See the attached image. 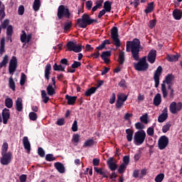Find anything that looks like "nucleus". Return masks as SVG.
Wrapping results in <instances>:
<instances>
[{
	"label": "nucleus",
	"mask_w": 182,
	"mask_h": 182,
	"mask_svg": "<svg viewBox=\"0 0 182 182\" xmlns=\"http://www.w3.org/2000/svg\"><path fill=\"white\" fill-rule=\"evenodd\" d=\"M126 50L127 52H131L134 60H139V55L140 52L143 50V47H141L140 40L138 38H134L132 41H127Z\"/></svg>",
	"instance_id": "1"
},
{
	"label": "nucleus",
	"mask_w": 182,
	"mask_h": 182,
	"mask_svg": "<svg viewBox=\"0 0 182 182\" xmlns=\"http://www.w3.org/2000/svg\"><path fill=\"white\" fill-rule=\"evenodd\" d=\"M92 23H99V21H97V19L91 18L89 14H84L82 18L77 19L76 25H78L79 28L85 29L87 28L88 25H92Z\"/></svg>",
	"instance_id": "2"
},
{
	"label": "nucleus",
	"mask_w": 182,
	"mask_h": 182,
	"mask_svg": "<svg viewBox=\"0 0 182 182\" xmlns=\"http://www.w3.org/2000/svg\"><path fill=\"white\" fill-rule=\"evenodd\" d=\"M57 16L59 20L63 19V18L69 19L70 18V11L68 6L60 5L58 8Z\"/></svg>",
	"instance_id": "3"
},
{
	"label": "nucleus",
	"mask_w": 182,
	"mask_h": 182,
	"mask_svg": "<svg viewBox=\"0 0 182 182\" xmlns=\"http://www.w3.org/2000/svg\"><path fill=\"white\" fill-rule=\"evenodd\" d=\"M134 68L138 72H145L149 69V63H147L146 56L141 58L138 63H134Z\"/></svg>",
	"instance_id": "4"
},
{
	"label": "nucleus",
	"mask_w": 182,
	"mask_h": 182,
	"mask_svg": "<svg viewBox=\"0 0 182 182\" xmlns=\"http://www.w3.org/2000/svg\"><path fill=\"white\" fill-rule=\"evenodd\" d=\"M144 140H146V132H144V130H140L135 132L134 136V143L136 146L143 144Z\"/></svg>",
	"instance_id": "5"
},
{
	"label": "nucleus",
	"mask_w": 182,
	"mask_h": 182,
	"mask_svg": "<svg viewBox=\"0 0 182 182\" xmlns=\"http://www.w3.org/2000/svg\"><path fill=\"white\" fill-rule=\"evenodd\" d=\"M111 38L113 41V45L117 46V48H120L122 43L119 38V29L117 27L114 26L111 28Z\"/></svg>",
	"instance_id": "6"
},
{
	"label": "nucleus",
	"mask_w": 182,
	"mask_h": 182,
	"mask_svg": "<svg viewBox=\"0 0 182 182\" xmlns=\"http://www.w3.org/2000/svg\"><path fill=\"white\" fill-rule=\"evenodd\" d=\"M66 48L69 52H75V53H80L82 50V48L85 49V46H77L76 41H68L66 44Z\"/></svg>",
	"instance_id": "7"
},
{
	"label": "nucleus",
	"mask_w": 182,
	"mask_h": 182,
	"mask_svg": "<svg viewBox=\"0 0 182 182\" xmlns=\"http://www.w3.org/2000/svg\"><path fill=\"white\" fill-rule=\"evenodd\" d=\"M12 161V152L9 151L6 154H1V158L0 160L2 166H8Z\"/></svg>",
	"instance_id": "8"
},
{
	"label": "nucleus",
	"mask_w": 182,
	"mask_h": 182,
	"mask_svg": "<svg viewBox=\"0 0 182 182\" xmlns=\"http://www.w3.org/2000/svg\"><path fill=\"white\" fill-rule=\"evenodd\" d=\"M161 73H163V67H161V65H159L154 73L155 87H159V85H160V76H161Z\"/></svg>",
	"instance_id": "9"
},
{
	"label": "nucleus",
	"mask_w": 182,
	"mask_h": 182,
	"mask_svg": "<svg viewBox=\"0 0 182 182\" xmlns=\"http://www.w3.org/2000/svg\"><path fill=\"white\" fill-rule=\"evenodd\" d=\"M168 146V137L163 135L158 140V147L159 150H164Z\"/></svg>",
	"instance_id": "10"
},
{
	"label": "nucleus",
	"mask_w": 182,
	"mask_h": 182,
	"mask_svg": "<svg viewBox=\"0 0 182 182\" xmlns=\"http://www.w3.org/2000/svg\"><path fill=\"white\" fill-rule=\"evenodd\" d=\"M16 68H18V59L16 56H13L10 60L9 65V72L10 75L14 74V72L16 70Z\"/></svg>",
	"instance_id": "11"
},
{
	"label": "nucleus",
	"mask_w": 182,
	"mask_h": 182,
	"mask_svg": "<svg viewBox=\"0 0 182 182\" xmlns=\"http://www.w3.org/2000/svg\"><path fill=\"white\" fill-rule=\"evenodd\" d=\"M182 109V103L181 102L177 104L176 102H172L169 106V110L172 114H176L177 112H180Z\"/></svg>",
	"instance_id": "12"
},
{
	"label": "nucleus",
	"mask_w": 182,
	"mask_h": 182,
	"mask_svg": "<svg viewBox=\"0 0 182 182\" xmlns=\"http://www.w3.org/2000/svg\"><path fill=\"white\" fill-rule=\"evenodd\" d=\"M4 124H8V120L11 117V112L8 108H4L1 112Z\"/></svg>",
	"instance_id": "13"
},
{
	"label": "nucleus",
	"mask_w": 182,
	"mask_h": 182,
	"mask_svg": "<svg viewBox=\"0 0 182 182\" xmlns=\"http://www.w3.org/2000/svg\"><path fill=\"white\" fill-rule=\"evenodd\" d=\"M167 119H168V109L167 107H165L163 109L162 113L159 116L158 122L159 123H164Z\"/></svg>",
	"instance_id": "14"
},
{
	"label": "nucleus",
	"mask_w": 182,
	"mask_h": 182,
	"mask_svg": "<svg viewBox=\"0 0 182 182\" xmlns=\"http://www.w3.org/2000/svg\"><path fill=\"white\" fill-rule=\"evenodd\" d=\"M94 170L97 174L102 176L103 178H109V171L103 168L94 167Z\"/></svg>",
	"instance_id": "15"
},
{
	"label": "nucleus",
	"mask_w": 182,
	"mask_h": 182,
	"mask_svg": "<svg viewBox=\"0 0 182 182\" xmlns=\"http://www.w3.org/2000/svg\"><path fill=\"white\" fill-rule=\"evenodd\" d=\"M20 39L22 43H29V42H31V39H32V35H26V32H25V31H22V34L20 36Z\"/></svg>",
	"instance_id": "16"
},
{
	"label": "nucleus",
	"mask_w": 182,
	"mask_h": 182,
	"mask_svg": "<svg viewBox=\"0 0 182 182\" xmlns=\"http://www.w3.org/2000/svg\"><path fill=\"white\" fill-rule=\"evenodd\" d=\"M156 56H157V51L154 49L151 50L147 56L148 62L154 63L156 62Z\"/></svg>",
	"instance_id": "17"
},
{
	"label": "nucleus",
	"mask_w": 182,
	"mask_h": 182,
	"mask_svg": "<svg viewBox=\"0 0 182 182\" xmlns=\"http://www.w3.org/2000/svg\"><path fill=\"white\" fill-rule=\"evenodd\" d=\"M107 164L109 170H111V171H114L117 170V164H116V163H114V159L113 157H110L107 160Z\"/></svg>",
	"instance_id": "18"
},
{
	"label": "nucleus",
	"mask_w": 182,
	"mask_h": 182,
	"mask_svg": "<svg viewBox=\"0 0 182 182\" xmlns=\"http://www.w3.org/2000/svg\"><path fill=\"white\" fill-rule=\"evenodd\" d=\"M77 100V96H70L69 95H65V100H67V105H69L70 106H73V105L76 103Z\"/></svg>",
	"instance_id": "19"
},
{
	"label": "nucleus",
	"mask_w": 182,
	"mask_h": 182,
	"mask_svg": "<svg viewBox=\"0 0 182 182\" xmlns=\"http://www.w3.org/2000/svg\"><path fill=\"white\" fill-rule=\"evenodd\" d=\"M52 70V65L50 63H48L46 65L45 70H44V77L46 80H49L50 79V71Z\"/></svg>",
	"instance_id": "20"
},
{
	"label": "nucleus",
	"mask_w": 182,
	"mask_h": 182,
	"mask_svg": "<svg viewBox=\"0 0 182 182\" xmlns=\"http://www.w3.org/2000/svg\"><path fill=\"white\" fill-rule=\"evenodd\" d=\"M23 145L26 150H27V152L31 153V142L29 141V139L28 136L23 137Z\"/></svg>",
	"instance_id": "21"
},
{
	"label": "nucleus",
	"mask_w": 182,
	"mask_h": 182,
	"mask_svg": "<svg viewBox=\"0 0 182 182\" xmlns=\"http://www.w3.org/2000/svg\"><path fill=\"white\" fill-rule=\"evenodd\" d=\"M54 167L56 168L57 171L58 173H60V174H63L65 173V165L60 162H56L54 164Z\"/></svg>",
	"instance_id": "22"
},
{
	"label": "nucleus",
	"mask_w": 182,
	"mask_h": 182,
	"mask_svg": "<svg viewBox=\"0 0 182 182\" xmlns=\"http://www.w3.org/2000/svg\"><path fill=\"white\" fill-rule=\"evenodd\" d=\"M154 11V2H150L147 4V6L144 10V14L147 15L148 14H151Z\"/></svg>",
	"instance_id": "23"
},
{
	"label": "nucleus",
	"mask_w": 182,
	"mask_h": 182,
	"mask_svg": "<svg viewBox=\"0 0 182 182\" xmlns=\"http://www.w3.org/2000/svg\"><path fill=\"white\" fill-rule=\"evenodd\" d=\"M16 108L17 112H22L23 110V105L22 104V98L18 97L16 101Z\"/></svg>",
	"instance_id": "24"
},
{
	"label": "nucleus",
	"mask_w": 182,
	"mask_h": 182,
	"mask_svg": "<svg viewBox=\"0 0 182 182\" xmlns=\"http://www.w3.org/2000/svg\"><path fill=\"white\" fill-rule=\"evenodd\" d=\"M173 16L176 21H180L182 18V11L180 9H175L173 11Z\"/></svg>",
	"instance_id": "25"
},
{
	"label": "nucleus",
	"mask_w": 182,
	"mask_h": 182,
	"mask_svg": "<svg viewBox=\"0 0 182 182\" xmlns=\"http://www.w3.org/2000/svg\"><path fill=\"white\" fill-rule=\"evenodd\" d=\"M161 105V94L157 93L154 97V105L160 106Z\"/></svg>",
	"instance_id": "26"
},
{
	"label": "nucleus",
	"mask_w": 182,
	"mask_h": 182,
	"mask_svg": "<svg viewBox=\"0 0 182 182\" xmlns=\"http://www.w3.org/2000/svg\"><path fill=\"white\" fill-rule=\"evenodd\" d=\"M66 66L60 65H58V63H55L53 66V70L55 72H65Z\"/></svg>",
	"instance_id": "27"
},
{
	"label": "nucleus",
	"mask_w": 182,
	"mask_h": 182,
	"mask_svg": "<svg viewBox=\"0 0 182 182\" xmlns=\"http://www.w3.org/2000/svg\"><path fill=\"white\" fill-rule=\"evenodd\" d=\"M47 93L48 96H53V95H55L56 91L55 90V88L53 87L52 83L48 84L47 87Z\"/></svg>",
	"instance_id": "28"
},
{
	"label": "nucleus",
	"mask_w": 182,
	"mask_h": 182,
	"mask_svg": "<svg viewBox=\"0 0 182 182\" xmlns=\"http://www.w3.org/2000/svg\"><path fill=\"white\" fill-rule=\"evenodd\" d=\"M112 2L109 1H107L104 3L103 9L105 10L106 12H111L112 11Z\"/></svg>",
	"instance_id": "29"
},
{
	"label": "nucleus",
	"mask_w": 182,
	"mask_h": 182,
	"mask_svg": "<svg viewBox=\"0 0 182 182\" xmlns=\"http://www.w3.org/2000/svg\"><path fill=\"white\" fill-rule=\"evenodd\" d=\"M9 61V57L8 55H5L3 58L2 61L0 63V69H2V68L6 67V65H8V62Z\"/></svg>",
	"instance_id": "30"
},
{
	"label": "nucleus",
	"mask_w": 182,
	"mask_h": 182,
	"mask_svg": "<svg viewBox=\"0 0 182 182\" xmlns=\"http://www.w3.org/2000/svg\"><path fill=\"white\" fill-rule=\"evenodd\" d=\"M9 26V19L6 18L4 21H1L0 26V33L2 32V29H6Z\"/></svg>",
	"instance_id": "31"
},
{
	"label": "nucleus",
	"mask_w": 182,
	"mask_h": 182,
	"mask_svg": "<svg viewBox=\"0 0 182 182\" xmlns=\"http://www.w3.org/2000/svg\"><path fill=\"white\" fill-rule=\"evenodd\" d=\"M97 90V87H92L85 92V95L87 97L92 96V95H95V93H96Z\"/></svg>",
	"instance_id": "32"
},
{
	"label": "nucleus",
	"mask_w": 182,
	"mask_h": 182,
	"mask_svg": "<svg viewBox=\"0 0 182 182\" xmlns=\"http://www.w3.org/2000/svg\"><path fill=\"white\" fill-rule=\"evenodd\" d=\"M33 9L35 12H38L41 9V0H34L33 4Z\"/></svg>",
	"instance_id": "33"
},
{
	"label": "nucleus",
	"mask_w": 182,
	"mask_h": 182,
	"mask_svg": "<svg viewBox=\"0 0 182 182\" xmlns=\"http://www.w3.org/2000/svg\"><path fill=\"white\" fill-rule=\"evenodd\" d=\"M126 133L127 141H132V140H133V130L131 129H126Z\"/></svg>",
	"instance_id": "34"
},
{
	"label": "nucleus",
	"mask_w": 182,
	"mask_h": 182,
	"mask_svg": "<svg viewBox=\"0 0 182 182\" xmlns=\"http://www.w3.org/2000/svg\"><path fill=\"white\" fill-rule=\"evenodd\" d=\"M5 53V38L1 39V46H0V55L2 56Z\"/></svg>",
	"instance_id": "35"
},
{
	"label": "nucleus",
	"mask_w": 182,
	"mask_h": 182,
	"mask_svg": "<svg viewBox=\"0 0 182 182\" xmlns=\"http://www.w3.org/2000/svg\"><path fill=\"white\" fill-rule=\"evenodd\" d=\"M166 59L168 62H177L178 60V55H167Z\"/></svg>",
	"instance_id": "36"
},
{
	"label": "nucleus",
	"mask_w": 182,
	"mask_h": 182,
	"mask_svg": "<svg viewBox=\"0 0 182 182\" xmlns=\"http://www.w3.org/2000/svg\"><path fill=\"white\" fill-rule=\"evenodd\" d=\"M92 146H95L94 139L87 140L83 144V147H92Z\"/></svg>",
	"instance_id": "37"
},
{
	"label": "nucleus",
	"mask_w": 182,
	"mask_h": 182,
	"mask_svg": "<svg viewBox=\"0 0 182 182\" xmlns=\"http://www.w3.org/2000/svg\"><path fill=\"white\" fill-rule=\"evenodd\" d=\"M9 86L10 89H11V90H14V92H15V89H16V86L15 85V81H14V78L12 77H9Z\"/></svg>",
	"instance_id": "38"
},
{
	"label": "nucleus",
	"mask_w": 182,
	"mask_h": 182,
	"mask_svg": "<svg viewBox=\"0 0 182 182\" xmlns=\"http://www.w3.org/2000/svg\"><path fill=\"white\" fill-rule=\"evenodd\" d=\"M173 79H174V76L172 74H168L166 75L165 80L164 81L166 82V85H171V82H173Z\"/></svg>",
	"instance_id": "39"
},
{
	"label": "nucleus",
	"mask_w": 182,
	"mask_h": 182,
	"mask_svg": "<svg viewBox=\"0 0 182 182\" xmlns=\"http://www.w3.org/2000/svg\"><path fill=\"white\" fill-rule=\"evenodd\" d=\"M100 56H101V59H107V58H110L112 56V51L110 50L103 51Z\"/></svg>",
	"instance_id": "40"
},
{
	"label": "nucleus",
	"mask_w": 182,
	"mask_h": 182,
	"mask_svg": "<svg viewBox=\"0 0 182 182\" xmlns=\"http://www.w3.org/2000/svg\"><path fill=\"white\" fill-rule=\"evenodd\" d=\"M5 106L8 109H11L12 106H14V101L11 98H6L5 100Z\"/></svg>",
	"instance_id": "41"
},
{
	"label": "nucleus",
	"mask_w": 182,
	"mask_h": 182,
	"mask_svg": "<svg viewBox=\"0 0 182 182\" xmlns=\"http://www.w3.org/2000/svg\"><path fill=\"white\" fill-rule=\"evenodd\" d=\"M170 127H171V122H166V124L162 127L163 133H167V132L170 130Z\"/></svg>",
	"instance_id": "42"
},
{
	"label": "nucleus",
	"mask_w": 182,
	"mask_h": 182,
	"mask_svg": "<svg viewBox=\"0 0 182 182\" xmlns=\"http://www.w3.org/2000/svg\"><path fill=\"white\" fill-rule=\"evenodd\" d=\"M72 21H69V20H67V21L64 23V31L65 32H68L70 28H72Z\"/></svg>",
	"instance_id": "43"
},
{
	"label": "nucleus",
	"mask_w": 182,
	"mask_h": 182,
	"mask_svg": "<svg viewBox=\"0 0 182 182\" xmlns=\"http://www.w3.org/2000/svg\"><path fill=\"white\" fill-rule=\"evenodd\" d=\"M161 92L163 95V97L166 98L167 97V95L168 93L167 92V88L166 87V84L162 83L161 84Z\"/></svg>",
	"instance_id": "44"
},
{
	"label": "nucleus",
	"mask_w": 182,
	"mask_h": 182,
	"mask_svg": "<svg viewBox=\"0 0 182 182\" xmlns=\"http://www.w3.org/2000/svg\"><path fill=\"white\" fill-rule=\"evenodd\" d=\"M28 117L30 120L35 122V120H37L38 119V114L34 112H31L29 113Z\"/></svg>",
	"instance_id": "45"
},
{
	"label": "nucleus",
	"mask_w": 182,
	"mask_h": 182,
	"mask_svg": "<svg viewBox=\"0 0 182 182\" xmlns=\"http://www.w3.org/2000/svg\"><path fill=\"white\" fill-rule=\"evenodd\" d=\"M126 168H127V166L124 164H122L118 168V173H119V174H123V173L126 171Z\"/></svg>",
	"instance_id": "46"
},
{
	"label": "nucleus",
	"mask_w": 182,
	"mask_h": 182,
	"mask_svg": "<svg viewBox=\"0 0 182 182\" xmlns=\"http://www.w3.org/2000/svg\"><path fill=\"white\" fill-rule=\"evenodd\" d=\"M9 146L6 142H4L1 146V154H7L8 152Z\"/></svg>",
	"instance_id": "47"
},
{
	"label": "nucleus",
	"mask_w": 182,
	"mask_h": 182,
	"mask_svg": "<svg viewBox=\"0 0 182 182\" xmlns=\"http://www.w3.org/2000/svg\"><path fill=\"white\" fill-rule=\"evenodd\" d=\"M119 63L123 65L124 63V52H120L119 54Z\"/></svg>",
	"instance_id": "48"
},
{
	"label": "nucleus",
	"mask_w": 182,
	"mask_h": 182,
	"mask_svg": "<svg viewBox=\"0 0 182 182\" xmlns=\"http://www.w3.org/2000/svg\"><path fill=\"white\" fill-rule=\"evenodd\" d=\"M46 161H55L56 160V158L53 156V154H48L46 155Z\"/></svg>",
	"instance_id": "49"
},
{
	"label": "nucleus",
	"mask_w": 182,
	"mask_h": 182,
	"mask_svg": "<svg viewBox=\"0 0 182 182\" xmlns=\"http://www.w3.org/2000/svg\"><path fill=\"white\" fill-rule=\"evenodd\" d=\"M5 18V5L3 4V7L0 9V21L2 22V20Z\"/></svg>",
	"instance_id": "50"
},
{
	"label": "nucleus",
	"mask_w": 182,
	"mask_h": 182,
	"mask_svg": "<svg viewBox=\"0 0 182 182\" xmlns=\"http://www.w3.org/2000/svg\"><path fill=\"white\" fill-rule=\"evenodd\" d=\"M156 182H161L164 180V173H159L155 177Z\"/></svg>",
	"instance_id": "51"
},
{
	"label": "nucleus",
	"mask_w": 182,
	"mask_h": 182,
	"mask_svg": "<svg viewBox=\"0 0 182 182\" xmlns=\"http://www.w3.org/2000/svg\"><path fill=\"white\" fill-rule=\"evenodd\" d=\"M117 100H119L121 102H126L127 100V96L124 94H120L117 95Z\"/></svg>",
	"instance_id": "52"
},
{
	"label": "nucleus",
	"mask_w": 182,
	"mask_h": 182,
	"mask_svg": "<svg viewBox=\"0 0 182 182\" xmlns=\"http://www.w3.org/2000/svg\"><path fill=\"white\" fill-rule=\"evenodd\" d=\"M146 133L148 136L153 137V136H154V127H149L146 130Z\"/></svg>",
	"instance_id": "53"
},
{
	"label": "nucleus",
	"mask_w": 182,
	"mask_h": 182,
	"mask_svg": "<svg viewBox=\"0 0 182 182\" xmlns=\"http://www.w3.org/2000/svg\"><path fill=\"white\" fill-rule=\"evenodd\" d=\"M80 66H82V63L79 61H74L71 65L72 69H77V68H80Z\"/></svg>",
	"instance_id": "54"
},
{
	"label": "nucleus",
	"mask_w": 182,
	"mask_h": 182,
	"mask_svg": "<svg viewBox=\"0 0 182 182\" xmlns=\"http://www.w3.org/2000/svg\"><path fill=\"white\" fill-rule=\"evenodd\" d=\"M80 139V135L79 134H74L73 136V143H75L77 144L79 143V140Z\"/></svg>",
	"instance_id": "55"
},
{
	"label": "nucleus",
	"mask_w": 182,
	"mask_h": 182,
	"mask_svg": "<svg viewBox=\"0 0 182 182\" xmlns=\"http://www.w3.org/2000/svg\"><path fill=\"white\" fill-rule=\"evenodd\" d=\"M147 119H148L147 114H145L140 117V120L141 123H144L145 124H147V123H149V120Z\"/></svg>",
	"instance_id": "56"
},
{
	"label": "nucleus",
	"mask_w": 182,
	"mask_h": 182,
	"mask_svg": "<svg viewBox=\"0 0 182 182\" xmlns=\"http://www.w3.org/2000/svg\"><path fill=\"white\" fill-rule=\"evenodd\" d=\"M145 126L141 122H136L135 124V129H136V130H143Z\"/></svg>",
	"instance_id": "57"
},
{
	"label": "nucleus",
	"mask_w": 182,
	"mask_h": 182,
	"mask_svg": "<svg viewBox=\"0 0 182 182\" xmlns=\"http://www.w3.org/2000/svg\"><path fill=\"white\" fill-rule=\"evenodd\" d=\"M6 35H14V26L12 25H9L6 28Z\"/></svg>",
	"instance_id": "58"
},
{
	"label": "nucleus",
	"mask_w": 182,
	"mask_h": 182,
	"mask_svg": "<svg viewBox=\"0 0 182 182\" xmlns=\"http://www.w3.org/2000/svg\"><path fill=\"white\" fill-rule=\"evenodd\" d=\"M26 80V75L25 73H22L20 80V85L21 86H23L25 85V81Z\"/></svg>",
	"instance_id": "59"
},
{
	"label": "nucleus",
	"mask_w": 182,
	"mask_h": 182,
	"mask_svg": "<svg viewBox=\"0 0 182 182\" xmlns=\"http://www.w3.org/2000/svg\"><path fill=\"white\" fill-rule=\"evenodd\" d=\"M129 163H130V157L129 156H124L123 157V164L129 166Z\"/></svg>",
	"instance_id": "60"
},
{
	"label": "nucleus",
	"mask_w": 182,
	"mask_h": 182,
	"mask_svg": "<svg viewBox=\"0 0 182 182\" xmlns=\"http://www.w3.org/2000/svg\"><path fill=\"white\" fill-rule=\"evenodd\" d=\"M86 8L88 11H90L92 9V6H93V1L92 0L87 1L85 2Z\"/></svg>",
	"instance_id": "61"
},
{
	"label": "nucleus",
	"mask_w": 182,
	"mask_h": 182,
	"mask_svg": "<svg viewBox=\"0 0 182 182\" xmlns=\"http://www.w3.org/2000/svg\"><path fill=\"white\" fill-rule=\"evenodd\" d=\"M38 154L40 156V157H45V150H43V148L38 147Z\"/></svg>",
	"instance_id": "62"
},
{
	"label": "nucleus",
	"mask_w": 182,
	"mask_h": 182,
	"mask_svg": "<svg viewBox=\"0 0 182 182\" xmlns=\"http://www.w3.org/2000/svg\"><path fill=\"white\" fill-rule=\"evenodd\" d=\"M123 105H124V102L120 101L119 100H117V102L115 104V107L117 109H122V106H123Z\"/></svg>",
	"instance_id": "63"
},
{
	"label": "nucleus",
	"mask_w": 182,
	"mask_h": 182,
	"mask_svg": "<svg viewBox=\"0 0 182 182\" xmlns=\"http://www.w3.org/2000/svg\"><path fill=\"white\" fill-rule=\"evenodd\" d=\"M72 130L73 132H77V121L75 120L73 126H72Z\"/></svg>",
	"instance_id": "64"
}]
</instances>
